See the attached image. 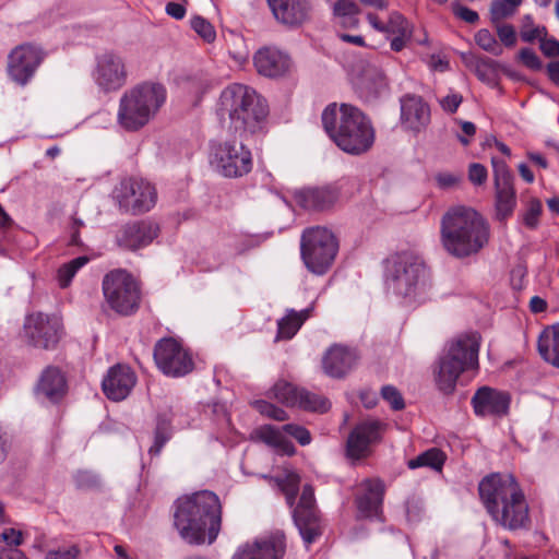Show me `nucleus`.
I'll list each match as a JSON object with an SVG mask.
<instances>
[{"mask_svg":"<svg viewBox=\"0 0 559 559\" xmlns=\"http://www.w3.org/2000/svg\"><path fill=\"white\" fill-rule=\"evenodd\" d=\"M468 179L472 183L480 186L487 180V169L484 165L474 163L469 165Z\"/></svg>","mask_w":559,"mask_h":559,"instance_id":"13d9d810","label":"nucleus"},{"mask_svg":"<svg viewBox=\"0 0 559 559\" xmlns=\"http://www.w3.org/2000/svg\"><path fill=\"white\" fill-rule=\"evenodd\" d=\"M286 437L295 438L301 445H307L311 442L310 432L302 426L297 424H286L283 426Z\"/></svg>","mask_w":559,"mask_h":559,"instance_id":"864d4df0","label":"nucleus"},{"mask_svg":"<svg viewBox=\"0 0 559 559\" xmlns=\"http://www.w3.org/2000/svg\"><path fill=\"white\" fill-rule=\"evenodd\" d=\"M135 383V372L127 365L117 364L108 370L103 379L102 388L109 400L119 402L131 393Z\"/></svg>","mask_w":559,"mask_h":559,"instance_id":"4be33fe9","label":"nucleus"},{"mask_svg":"<svg viewBox=\"0 0 559 559\" xmlns=\"http://www.w3.org/2000/svg\"><path fill=\"white\" fill-rule=\"evenodd\" d=\"M478 490L487 512L497 524L509 531L528 526V503L513 475L491 474L479 483Z\"/></svg>","mask_w":559,"mask_h":559,"instance_id":"f257e3e1","label":"nucleus"},{"mask_svg":"<svg viewBox=\"0 0 559 559\" xmlns=\"http://www.w3.org/2000/svg\"><path fill=\"white\" fill-rule=\"evenodd\" d=\"M79 555V550L76 547L70 548H60L55 550H49L46 554V559H76Z\"/></svg>","mask_w":559,"mask_h":559,"instance_id":"e2e57ef3","label":"nucleus"},{"mask_svg":"<svg viewBox=\"0 0 559 559\" xmlns=\"http://www.w3.org/2000/svg\"><path fill=\"white\" fill-rule=\"evenodd\" d=\"M386 284L408 306L420 304L428 297L426 266L419 257L411 252L396 253L388 260Z\"/></svg>","mask_w":559,"mask_h":559,"instance_id":"423d86ee","label":"nucleus"},{"mask_svg":"<svg viewBox=\"0 0 559 559\" xmlns=\"http://www.w3.org/2000/svg\"><path fill=\"white\" fill-rule=\"evenodd\" d=\"M216 114L222 122L228 120L235 131L253 134L262 129L267 106L253 88L234 83L222 91Z\"/></svg>","mask_w":559,"mask_h":559,"instance_id":"39448f33","label":"nucleus"},{"mask_svg":"<svg viewBox=\"0 0 559 559\" xmlns=\"http://www.w3.org/2000/svg\"><path fill=\"white\" fill-rule=\"evenodd\" d=\"M293 518L306 544L313 543L321 535V526L316 508L314 492L311 486H304Z\"/></svg>","mask_w":559,"mask_h":559,"instance_id":"dca6fc26","label":"nucleus"},{"mask_svg":"<svg viewBox=\"0 0 559 559\" xmlns=\"http://www.w3.org/2000/svg\"><path fill=\"white\" fill-rule=\"evenodd\" d=\"M543 213V204L537 198H532L521 213L523 224L530 229H536L539 225V217Z\"/></svg>","mask_w":559,"mask_h":559,"instance_id":"c03bdc74","label":"nucleus"},{"mask_svg":"<svg viewBox=\"0 0 559 559\" xmlns=\"http://www.w3.org/2000/svg\"><path fill=\"white\" fill-rule=\"evenodd\" d=\"M43 60L41 51L32 45H21L9 56L8 72L20 85H25Z\"/></svg>","mask_w":559,"mask_h":559,"instance_id":"a211bd4d","label":"nucleus"},{"mask_svg":"<svg viewBox=\"0 0 559 559\" xmlns=\"http://www.w3.org/2000/svg\"><path fill=\"white\" fill-rule=\"evenodd\" d=\"M537 347L545 361L559 367V325L544 330Z\"/></svg>","mask_w":559,"mask_h":559,"instance_id":"473e14b6","label":"nucleus"},{"mask_svg":"<svg viewBox=\"0 0 559 559\" xmlns=\"http://www.w3.org/2000/svg\"><path fill=\"white\" fill-rule=\"evenodd\" d=\"M191 28L206 43H212L216 38V32L213 25L200 15H195L190 20Z\"/></svg>","mask_w":559,"mask_h":559,"instance_id":"09e8293b","label":"nucleus"},{"mask_svg":"<svg viewBox=\"0 0 559 559\" xmlns=\"http://www.w3.org/2000/svg\"><path fill=\"white\" fill-rule=\"evenodd\" d=\"M295 407L307 412L324 413L330 408V403L322 395L301 388Z\"/></svg>","mask_w":559,"mask_h":559,"instance_id":"58836bf2","label":"nucleus"},{"mask_svg":"<svg viewBox=\"0 0 559 559\" xmlns=\"http://www.w3.org/2000/svg\"><path fill=\"white\" fill-rule=\"evenodd\" d=\"M445 459V454L440 449L431 448L420 453L415 459L409 460L407 465L411 469L426 466L435 471H441Z\"/></svg>","mask_w":559,"mask_h":559,"instance_id":"e433bc0d","label":"nucleus"},{"mask_svg":"<svg viewBox=\"0 0 559 559\" xmlns=\"http://www.w3.org/2000/svg\"><path fill=\"white\" fill-rule=\"evenodd\" d=\"M170 435L165 427L158 426L155 431V440L153 447H151L150 452L154 454H158L165 443L169 440Z\"/></svg>","mask_w":559,"mask_h":559,"instance_id":"680f3d73","label":"nucleus"},{"mask_svg":"<svg viewBox=\"0 0 559 559\" xmlns=\"http://www.w3.org/2000/svg\"><path fill=\"white\" fill-rule=\"evenodd\" d=\"M369 24L378 32L386 34L388 37L393 35L411 36L412 29L407 20L399 12H391L386 22H382L374 13L366 15Z\"/></svg>","mask_w":559,"mask_h":559,"instance_id":"7c9ffc66","label":"nucleus"},{"mask_svg":"<svg viewBox=\"0 0 559 559\" xmlns=\"http://www.w3.org/2000/svg\"><path fill=\"white\" fill-rule=\"evenodd\" d=\"M296 202L306 210H325L337 200V192L331 187L308 188L295 193Z\"/></svg>","mask_w":559,"mask_h":559,"instance_id":"cd10ccee","label":"nucleus"},{"mask_svg":"<svg viewBox=\"0 0 559 559\" xmlns=\"http://www.w3.org/2000/svg\"><path fill=\"white\" fill-rule=\"evenodd\" d=\"M154 359L164 374L175 378L188 374L194 367L190 353L173 337L156 343Z\"/></svg>","mask_w":559,"mask_h":559,"instance_id":"4468645a","label":"nucleus"},{"mask_svg":"<svg viewBox=\"0 0 559 559\" xmlns=\"http://www.w3.org/2000/svg\"><path fill=\"white\" fill-rule=\"evenodd\" d=\"M253 407L262 415H265L272 419L278 421H285L288 419L287 413L264 400H258L252 403Z\"/></svg>","mask_w":559,"mask_h":559,"instance_id":"3c124183","label":"nucleus"},{"mask_svg":"<svg viewBox=\"0 0 559 559\" xmlns=\"http://www.w3.org/2000/svg\"><path fill=\"white\" fill-rule=\"evenodd\" d=\"M253 437L266 445L273 448L276 452L292 455L295 453V447L286 437L282 427L263 425L253 431Z\"/></svg>","mask_w":559,"mask_h":559,"instance_id":"c85d7f7f","label":"nucleus"},{"mask_svg":"<svg viewBox=\"0 0 559 559\" xmlns=\"http://www.w3.org/2000/svg\"><path fill=\"white\" fill-rule=\"evenodd\" d=\"M311 310L312 308H307L299 312L293 309L288 310L287 314L277 322L276 340H290L310 317Z\"/></svg>","mask_w":559,"mask_h":559,"instance_id":"f704fd0d","label":"nucleus"},{"mask_svg":"<svg viewBox=\"0 0 559 559\" xmlns=\"http://www.w3.org/2000/svg\"><path fill=\"white\" fill-rule=\"evenodd\" d=\"M520 35L523 41L533 43L542 36H547V29L545 26H535L530 15L523 19Z\"/></svg>","mask_w":559,"mask_h":559,"instance_id":"de8ad7c7","label":"nucleus"},{"mask_svg":"<svg viewBox=\"0 0 559 559\" xmlns=\"http://www.w3.org/2000/svg\"><path fill=\"white\" fill-rule=\"evenodd\" d=\"M94 79L96 84L106 92L119 90L127 81V71L122 58L115 52L99 55Z\"/></svg>","mask_w":559,"mask_h":559,"instance_id":"f3484780","label":"nucleus"},{"mask_svg":"<svg viewBox=\"0 0 559 559\" xmlns=\"http://www.w3.org/2000/svg\"><path fill=\"white\" fill-rule=\"evenodd\" d=\"M159 227L151 221H140L122 226L116 234L120 248L138 250L150 245L158 235Z\"/></svg>","mask_w":559,"mask_h":559,"instance_id":"412c9836","label":"nucleus"},{"mask_svg":"<svg viewBox=\"0 0 559 559\" xmlns=\"http://www.w3.org/2000/svg\"><path fill=\"white\" fill-rule=\"evenodd\" d=\"M87 262V257H78L60 266L58 270V282L60 287L66 288L71 283L76 272Z\"/></svg>","mask_w":559,"mask_h":559,"instance_id":"37998d69","label":"nucleus"},{"mask_svg":"<svg viewBox=\"0 0 559 559\" xmlns=\"http://www.w3.org/2000/svg\"><path fill=\"white\" fill-rule=\"evenodd\" d=\"M462 59L467 67L473 68L477 78L483 82L493 79L498 70V62L488 57H476L472 53H463Z\"/></svg>","mask_w":559,"mask_h":559,"instance_id":"c9c22d12","label":"nucleus"},{"mask_svg":"<svg viewBox=\"0 0 559 559\" xmlns=\"http://www.w3.org/2000/svg\"><path fill=\"white\" fill-rule=\"evenodd\" d=\"M103 294L109 308L118 314L130 316L140 306L139 284L124 270H115L104 276Z\"/></svg>","mask_w":559,"mask_h":559,"instance_id":"9d476101","label":"nucleus"},{"mask_svg":"<svg viewBox=\"0 0 559 559\" xmlns=\"http://www.w3.org/2000/svg\"><path fill=\"white\" fill-rule=\"evenodd\" d=\"M275 21L295 31L310 23L313 17L312 0H266Z\"/></svg>","mask_w":559,"mask_h":559,"instance_id":"2eb2a0df","label":"nucleus"},{"mask_svg":"<svg viewBox=\"0 0 559 559\" xmlns=\"http://www.w3.org/2000/svg\"><path fill=\"white\" fill-rule=\"evenodd\" d=\"M300 389L290 382L278 380L271 389L270 395L288 407H295Z\"/></svg>","mask_w":559,"mask_h":559,"instance_id":"4c0bfd02","label":"nucleus"},{"mask_svg":"<svg viewBox=\"0 0 559 559\" xmlns=\"http://www.w3.org/2000/svg\"><path fill=\"white\" fill-rule=\"evenodd\" d=\"M538 40L540 43L539 48L546 57L559 56V40L556 38H546V36H542Z\"/></svg>","mask_w":559,"mask_h":559,"instance_id":"bf43d9fd","label":"nucleus"},{"mask_svg":"<svg viewBox=\"0 0 559 559\" xmlns=\"http://www.w3.org/2000/svg\"><path fill=\"white\" fill-rule=\"evenodd\" d=\"M285 549V535L276 531L267 537L241 545L231 559H282Z\"/></svg>","mask_w":559,"mask_h":559,"instance_id":"6ab92c4d","label":"nucleus"},{"mask_svg":"<svg viewBox=\"0 0 559 559\" xmlns=\"http://www.w3.org/2000/svg\"><path fill=\"white\" fill-rule=\"evenodd\" d=\"M338 245L331 230L324 227L306 229L301 236V258L307 269L317 275L332 265Z\"/></svg>","mask_w":559,"mask_h":559,"instance_id":"1a4fd4ad","label":"nucleus"},{"mask_svg":"<svg viewBox=\"0 0 559 559\" xmlns=\"http://www.w3.org/2000/svg\"><path fill=\"white\" fill-rule=\"evenodd\" d=\"M229 56L238 66H242L249 60V49L242 35L230 32L226 38Z\"/></svg>","mask_w":559,"mask_h":559,"instance_id":"ea45409f","label":"nucleus"},{"mask_svg":"<svg viewBox=\"0 0 559 559\" xmlns=\"http://www.w3.org/2000/svg\"><path fill=\"white\" fill-rule=\"evenodd\" d=\"M384 425L374 419L359 423L347 439V453L353 459H360L369 452L371 444L381 439Z\"/></svg>","mask_w":559,"mask_h":559,"instance_id":"aec40b11","label":"nucleus"},{"mask_svg":"<svg viewBox=\"0 0 559 559\" xmlns=\"http://www.w3.org/2000/svg\"><path fill=\"white\" fill-rule=\"evenodd\" d=\"M275 481L284 492L287 504L293 507L300 484L299 475L294 471L286 469L284 476L276 477Z\"/></svg>","mask_w":559,"mask_h":559,"instance_id":"a19ab883","label":"nucleus"},{"mask_svg":"<svg viewBox=\"0 0 559 559\" xmlns=\"http://www.w3.org/2000/svg\"><path fill=\"white\" fill-rule=\"evenodd\" d=\"M461 177L452 173H439L436 175V181L442 189H449L456 186Z\"/></svg>","mask_w":559,"mask_h":559,"instance_id":"0e129e2a","label":"nucleus"},{"mask_svg":"<svg viewBox=\"0 0 559 559\" xmlns=\"http://www.w3.org/2000/svg\"><path fill=\"white\" fill-rule=\"evenodd\" d=\"M358 359L356 349L335 344L325 352L322 367L329 377L342 378L356 366Z\"/></svg>","mask_w":559,"mask_h":559,"instance_id":"393cba45","label":"nucleus"},{"mask_svg":"<svg viewBox=\"0 0 559 559\" xmlns=\"http://www.w3.org/2000/svg\"><path fill=\"white\" fill-rule=\"evenodd\" d=\"M479 345L478 333L461 334L448 344L433 372L436 384L442 393H452L463 372L478 369Z\"/></svg>","mask_w":559,"mask_h":559,"instance_id":"0eeeda50","label":"nucleus"},{"mask_svg":"<svg viewBox=\"0 0 559 559\" xmlns=\"http://www.w3.org/2000/svg\"><path fill=\"white\" fill-rule=\"evenodd\" d=\"M381 395L385 402L390 404L392 409L401 411L404 408L405 403L400 391L393 385H384L381 389Z\"/></svg>","mask_w":559,"mask_h":559,"instance_id":"603ef678","label":"nucleus"},{"mask_svg":"<svg viewBox=\"0 0 559 559\" xmlns=\"http://www.w3.org/2000/svg\"><path fill=\"white\" fill-rule=\"evenodd\" d=\"M515 1H507V0H495L490 7V19L493 24L500 23L502 20L512 16L516 9L518 4Z\"/></svg>","mask_w":559,"mask_h":559,"instance_id":"a18cd8bd","label":"nucleus"},{"mask_svg":"<svg viewBox=\"0 0 559 559\" xmlns=\"http://www.w3.org/2000/svg\"><path fill=\"white\" fill-rule=\"evenodd\" d=\"M175 526L189 544H212L221 530L222 506L218 497L207 490L179 498L174 514Z\"/></svg>","mask_w":559,"mask_h":559,"instance_id":"f03ea898","label":"nucleus"},{"mask_svg":"<svg viewBox=\"0 0 559 559\" xmlns=\"http://www.w3.org/2000/svg\"><path fill=\"white\" fill-rule=\"evenodd\" d=\"M463 102V96L454 91L439 99V105L448 114H454Z\"/></svg>","mask_w":559,"mask_h":559,"instance_id":"5fc2aeb1","label":"nucleus"},{"mask_svg":"<svg viewBox=\"0 0 559 559\" xmlns=\"http://www.w3.org/2000/svg\"><path fill=\"white\" fill-rule=\"evenodd\" d=\"M472 404L478 416H503L510 406V395L503 391L483 386L474 394Z\"/></svg>","mask_w":559,"mask_h":559,"instance_id":"5701e85b","label":"nucleus"},{"mask_svg":"<svg viewBox=\"0 0 559 559\" xmlns=\"http://www.w3.org/2000/svg\"><path fill=\"white\" fill-rule=\"evenodd\" d=\"M520 61L531 70H539L542 68V61L536 52L531 48H522L519 52Z\"/></svg>","mask_w":559,"mask_h":559,"instance_id":"4d7b16f0","label":"nucleus"},{"mask_svg":"<svg viewBox=\"0 0 559 559\" xmlns=\"http://www.w3.org/2000/svg\"><path fill=\"white\" fill-rule=\"evenodd\" d=\"M253 64L259 74L277 78L289 70L290 59L275 47H262L254 53Z\"/></svg>","mask_w":559,"mask_h":559,"instance_id":"bb28decb","label":"nucleus"},{"mask_svg":"<svg viewBox=\"0 0 559 559\" xmlns=\"http://www.w3.org/2000/svg\"><path fill=\"white\" fill-rule=\"evenodd\" d=\"M64 333L63 323L53 313L34 312L24 321V337L29 346L51 350L55 349Z\"/></svg>","mask_w":559,"mask_h":559,"instance_id":"f8f14e48","label":"nucleus"},{"mask_svg":"<svg viewBox=\"0 0 559 559\" xmlns=\"http://www.w3.org/2000/svg\"><path fill=\"white\" fill-rule=\"evenodd\" d=\"M360 487L362 492L356 498V507L359 518L373 519L378 518L382 510L384 496V484L382 480L365 479Z\"/></svg>","mask_w":559,"mask_h":559,"instance_id":"a878e982","label":"nucleus"},{"mask_svg":"<svg viewBox=\"0 0 559 559\" xmlns=\"http://www.w3.org/2000/svg\"><path fill=\"white\" fill-rule=\"evenodd\" d=\"M37 389L49 400H59L66 393V378L59 368L49 366L43 371Z\"/></svg>","mask_w":559,"mask_h":559,"instance_id":"c756f323","label":"nucleus"},{"mask_svg":"<svg viewBox=\"0 0 559 559\" xmlns=\"http://www.w3.org/2000/svg\"><path fill=\"white\" fill-rule=\"evenodd\" d=\"M166 100V90L156 83H143L128 90L119 102L118 123L127 131H138L158 112Z\"/></svg>","mask_w":559,"mask_h":559,"instance_id":"6e6552de","label":"nucleus"},{"mask_svg":"<svg viewBox=\"0 0 559 559\" xmlns=\"http://www.w3.org/2000/svg\"><path fill=\"white\" fill-rule=\"evenodd\" d=\"M166 13L175 20H182L186 15V7L178 2H169L165 8Z\"/></svg>","mask_w":559,"mask_h":559,"instance_id":"774afa93","label":"nucleus"},{"mask_svg":"<svg viewBox=\"0 0 559 559\" xmlns=\"http://www.w3.org/2000/svg\"><path fill=\"white\" fill-rule=\"evenodd\" d=\"M321 118L325 132L343 152L358 156L372 147L376 131L370 119L359 108L333 103L325 107Z\"/></svg>","mask_w":559,"mask_h":559,"instance_id":"7ed1b4c3","label":"nucleus"},{"mask_svg":"<svg viewBox=\"0 0 559 559\" xmlns=\"http://www.w3.org/2000/svg\"><path fill=\"white\" fill-rule=\"evenodd\" d=\"M11 449V436L0 426V464L5 461Z\"/></svg>","mask_w":559,"mask_h":559,"instance_id":"338daca9","label":"nucleus"},{"mask_svg":"<svg viewBox=\"0 0 559 559\" xmlns=\"http://www.w3.org/2000/svg\"><path fill=\"white\" fill-rule=\"evenodd\" d=\"M358 13L359 8L353 0H337L333 5L334 16L343 19V24L356 25Z\"/></svg>","mask_w":559,"mask_h":559,"instance_id":"79ce46f5","label":"nucleus"},{"mask_svg":"<svg viewBox=\"0 0 559 559\" xmlns=\"http://www.w3.org/2000/svg\"><path fill=\"white\" fill-rule=\"evenodd\" d=\"M210 156L213 167L224 177H242L252 169L251 152L236 140L212 144Z\"/></svg>","mask_w":559,"mask_h":559,"instance_id":"9b49d317","label":"nucleus"},{"mask_svg":"<svg viewBox=\"0 0 559 559\" xmlns=\"http://www.w3.org/2000/svg\"><path fill=\"white\" fill-rule=\"evenodd\" d=\"M489 237L488 222L472 207H452L441 219L442 245L454 257L478 253L488 243Z\"/></svg>","mask_w":559,"mask_h":559,"instance_id":"20e7f679","label":"nucleus"},{"mask_svg":"<svg viewBox=\"0 0 559 559\" xmlns=\"http://www.w3.org/2000/svg\"><path fill=\"white\" fill-rule=\"evenodd\" d=\"M497 34L502 45L513 47L516 44V33L510 24H497Z\"/></svg>","mask_w":559,"mask_h":559,"instance_id":"6e6d98bb","label":"nucleus"},{"mask_svg":"<svg viewBox=\"0 0 559 559\" xmlns=\"http://www.w3.org/2000/svg\"><path fill=\"white\" fill-rule=\"evenodd\" d=\"M453 12L456 16L467 23H475L479 19L477 12L457 3L453 4Z\"/></svg>","mask_w":559,"mask_h":559,"instance_id":"69168bd1","label":"nucleus"},{"mask_svg":"<svg viewBox=\"0 0 559 559\" xmlns=\"http://www.w3.org/2000/svg\"><path fill=\"white\" fill-rule=\"evenodd\" d=\"M115 198L124 212L141 214L155 205L157 195L155 188L148 181L128 178L115 189Z\"/></svg>","mask_w":559,"mask_h":559,"instance_id":"ddd939ff","label":"nucleus"},{"mask_svg":"<svg viewBox=\"0 0 559 559\" xmlns=\"http://www.w3.org/2000/svg\"><path fill=\"white\" fill-rule=\"evenodd\" d=\"M401 123L406 130L420 132L430 122V109L420 96L407 94L400 100Z\"/></svg>","mask_w":559,"mask_h":559,"instance_id":"b1692460","label":"nucleus"},{"mask_svg":"<svg viewBox=\"0 0 559 559\" xmlns=\"http://www.w3.org/2000/svg\"><path fill=\"white\" fill-rule=\"evenodd\" d=\"M475 41L483 50L493 56H500L503 52L496 37L486 28H481L475 34Z\"/></svg>","mask_w":559,"mask_h":559,"instance_id":"49530a36","label":"nucleus"},{"mask_svg":"<svg viewBox=\"0 0 559 559\" xmlns=\"http://www.w3.org/2000/svg\"><path fill=\"white\" fill-rule=\"evenodd\" d=\"M0 538L8 545L17 547L23 544V533L15 528H7L4 530Z\"/></svg>","mask_w":559,"mask_h":559,"instance_id":"052dcab7","label":"nucleus"},{"mask_svg":"<svg viewBox=\"0 0 559 559\" xmlns=\"http://www.w3.org/2000/svg\"><path fill=\"white\" fill-rule=\"evenodd\" d=\"M358 86L367 97H376L386 86L385 76L379 68L368 64L359 78Z\"/></svg>","mask_w":559,"mask_h":559,"instance_id":"72a5a7b5","label":"nucleus"},{"mask_svg":"<svg viewBox=\"0 0 559 559\" xmlns=\"http://www.w3.org/2000/svg\"><path fill=\"white\" fill-rule=\"evenodd\" d=\"M491 164L493 168L495 186H506L513 183V176L504 160L492 157Z\"/></svg>","mask_w":559,"mask_h":559,"instance_id":"8fccbe9b","label":"nucleus"},{"mask_svg":"<svg viewBox=\"0 0 559 559\" xmlns=\"http://www.w3.org/2000/svg\"><path fill=\"white\" fill-rule=\"evenodd\" d=\"M516 206V193L512 185L495 186V217L499 222H506Z\"/></svg>","mask_w":559,"mask_h":559,"instance_id":"2f4dec72","label":"nucleus"}]
</instances>
